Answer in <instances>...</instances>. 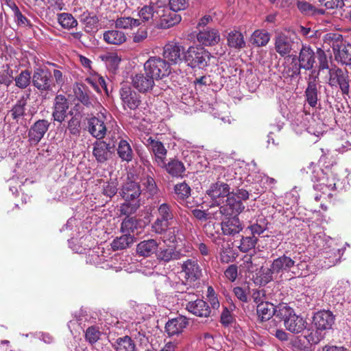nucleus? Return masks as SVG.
<instances>
[{"label":"nucleus","instance_id":"obj_57","mask_svg":"<svg viewBox=\"0 0 351 351\" xmlns=\"http://www.w3.org/2000/svg\"><path fill=\"white\" fill-rule=\"evenodd\" d=\"M275 311L276 313L274 315L284 321L287 320L292 314L295 313L293 309L286 304H282L276 306L275 307Z\"/></svg>","mask_w":351,"mask_h":351},{"label":"nucleus","instance_id":"obj_20","mask_svg":"<svg viewBox=\"0 0 351 351\" xmlns=\"http://www.w3.org/2000/svg\"><path fill=\"white\" fill-rule=\"evenodd\" d=\"M141 186L134 181H127L123 184L120 195L125 202H140L139 197L141 194Z\"/></svg>","mask_w":351,"mask_h":351},{"label":"nucleus","instance_id":"obj_33","mask_svg":"<svg viewBox=\"0 0 351 351\" xmlns=\"http://www.w3.org/2000/svg\"><path fill=\"white\" fill-rule=\"evenodd\" d=\"M158 248V242L153 239L141 241L136 245V253L143 257H149L156 253Z\"/></svg>","mask_w":351,"mask_h":351},{"label":"nucleus","instance_id":"obj_44","mask_svg":"<svg viewBox=\"0 0 351 351\" xmlns=\"http://www.w3.org/2000/svg\"><path fill=\"white\" fill-rule=\"evenodd\" d=\"M134 236L124 234L119 237H117L111 243L113 250H121L129 247L134 243Z\"/></svg>","mask_w":351,"mask_h":351},{"label":"nucleus","instance_id":"obj_2","mask_svg":"<svg viewBox=\"0 0 351 351\" xmlns=\"http://www.w3.org/2000/svg\"><path fill=\"white\" fill-rule=\"evenodd\" d=\"M311 180L315 182L313 188L319 191L322 194L328 197H332V191L336 188V181L338 180L337 174L326 169L324 171L319 168L313 170Z\"/></svg>","mask_w":351,"mask_h":351},{"label":"nucleus","instance_id":"obj_1","mask_svg":"<svg viewBox=\"0 0 351 351\" xmlns=\"http://www.w3.org/2000/svg\"><path fill=\"white\" fill-rule=\"evenodd\" d=\"M32 86L42 97L48 98L49 95L54 93V88H56L52 73L47 68H34Z\"/></svg>","mask_w":351,"mask_h":351},{"label":"nucleus","instance_id":"obj_26","mask_svg":"<svg viewBox=\"0 0 351 351\" xmlns=\"http://www.w3.org/2000/svg\"><path fill=\"white\" fill-rule=\"evenodd\" d=\"M221 222V230L224 235L234 236L243 230L242 223L238 216L226 217Z\"/></svg>","mask_w":351,"mask_h":351},{"label":"nucleus","instance_id":"obj_37","mask_svg":"<svg viewBox=\"0 0 351 351\" xmlns=\"http://www.w3.org/2000/svg\"><path fill=\"white\" fill-rule=\"evenodd\" d=\"M317 79V77L316 76L313 80H309L305 90L306 101L311 107H315L317 105L318 100Z\"/></svg>","mask_w":351,"mask_h":351},{"label":"nucleus","instance_id":"obj_4","mask_svg":"<svg viewBox=\"0 0 351 351\" xmlns=\"http://www.w3.org/2000/svg\"><path fill=\"white\" fill-rule=\"evenodd\" d=\"M143 69L147 74L152 75L156 80H162L171 73V67L166 59L160 56H151L144 63Z\"/></svg>","mask_w":351,"mask_h":351},{"label":"nucleus","instance_id":"obj_54","mask_svg":"<svg viewBox=\"0 0 351 351\" xmlns=\"http://www.w3.org/2000/svg\"><path fill=\"white\" fill-rule=\"evenodd\" d=\"M153 174L152 172H151ZM142 184L144 189L149 194V196H154L158 192V187L156 184L153 175H147L141 180Z\"/></svg>","mask_w":351,"mask_h":351},{"label":"nucleus","instance_id":"obj_21","mask_svg":"<svg viewBox=\"0 0 351 351\" xmlns=\"http://www.w3.org/2000/svg\"><path fill=\"white\" fill-rule=\"evenodd\" d=\"M271 265L278 277H281L283 274L290 271L295 274V272L291 270L295 265V261L285 254L274 259Z\"/></svg>","mask_w":351,"mask_h":351},{"label":"nucleus","instance_id":"obj_52","mask_svg":"<svg viewBox=\"0 0 351 351\" xmlns=\"http://www.w3.org/2000/svg\"><path fill=\"white\" fill-rule=\"evenodd\" d=\"M141 25L139 19H136L130 16L118 18L115 21V27L119 29H132Z\"/></svg>","mask_w":351,"mask_h":351},{"label":"nucleus","instance_id":"obj_50","mask_svg":"<svg viewBox=\"0 0 351 351\" xmlns=\"http://www.w3.org/2000/svg\"><path fill=\"white\" fill-rule=\"evenodd\" d=\"M267 219L261 215L258 216L255 222L249 226L247 228L251 231L252 235L255 237L256 234L260 235L267 229Z\"/></svg>","mask_w":351,"mask_h":351},{"label":"nucleus","instance_id":"obj_24","mask_svg":"<svg viewBox=\"0 0 351 351\" xmlns=\"http://www.w3.org/2000/svg\"><path fill=\"white\" fill-rule=\"evenodd\" d=\"M87 128L88 132L97 139H102L107 132L104 121L99 117H93L88 119Z\"/></svg>","mask_w":351,"mask_h":351},{"label":"nucleus","instance_id":"obj_15","mask_svg":"<svg viewBox=\"0 0 351 351\" xmlns=\"http://www.w3.org/2000/svg\"><path fill=\"white\" fill-rule=\"evenodd\" d=\"M181 271L184 274L186 281L194 282L202 276V269L196 258H189L181 264Z\"/></svg>","mask_w":351,"mask_h":351},{"label":"nucleus","instance_id":"obj_10","mask_svg":"<svg viewBox=\"0 0 351 351\" xmlns=\"http://www.w3.org/2000/svg\"><path fill=\"white\" fill-rule=\"evenodd\" d=\"M142 142L149 151L154 154V160L158 165H164V160L166 159L167 150L163 143L151 136L144 137Z\"/></svg>","mask_w":351,"mask_h":351},{"label":"nucleus","instance_id":"obj_43","mask_svg":"<svg viewBox=\"0 0 351 351\" xmlns=\"http://www.w3.org/2000/svg\"><path fill=\"white\" fill-rule=\"evenodd\" d=\"M29 95L22 96L10 110L12 119L16 121L25 114V106H27Z\"/></svg>","mask_w":351,"mask_h":351},{"label":"nucleus","instance_id":"obj_61","mask_svg":"<svg viewBox=\"0 0 351 351\" xmlns=\"http://www.w3.org/2000/svg\"><path fill=\"white\" fill-rule=\"evenodd\" d=\"M316 56L318 60L319 71L329 70V58L326 53L321 48H318L316 51Z\"/></svg>","mask_w":351,"mask_h":351},{"label":"nucleus","instance_id":"obj_28","mask_svg":"<svg viewBox=\"0 0 351 351\" xmlns=\"http://www.w3.org/2000/svg\"><path fill=\"white\" fill-rule=\"evenodd\" d=\"M293 41L285 34H279L275 37V50L282 57L289 56L292 50Z\"/></svg>","mask_w":351,"mask_h":351},{"label":"nucleus","instance_id":"obj_58","mask_svg":"<svg viewBox=\"0 0 351 351\" xmlns=\"http://www.w3.org/2000/svg\"><path fill=\"white\" fill-rule=\"evenodd\" d=\"M140 206V202H125L122 204L120 206L121 215L130 217V215L134 214Z\"/></svg>","mask_w":351,"mask_h":351},{"label":"nucleus","instance_id":"obj_6","mask_svg":"<svg viewBox=\"0 0 351 351\" xmlns=\"http://www.w3.org/2000/svg\"><path fill=\"white\" fill-rule=\"evenodd\" d=\"M218 206L219 210L213 214V218L215 219H219L222 216H238L245 208L243 202L235 197L234 191L221 201V205Z\"/></svg>","mask_w":351,"mask_h":351},{"label":"nucleus","instance_id":"obj_34","mask_svg":"<svg viewBox=\"0 0 351 351\" xmlns=\"http://www.w3.org/2000/svg\"><path fill=\"white\" fill-rule=\"evenodd\" d=\"M333 49L337 50L335 53L337 60L342 64L351 66V45L341 43L333 46Z\"/></svg>","mask_w":351,"mask_h":351},{"label":"nucleus","instance_id":"obj_64","mask_svg":"<svg viewBox=\"0 0 351 351\" xmlns=\"http://www.w3.org/2000/svg\"><path fill=\"white\" fill-rule=\"evenodd\" d=\"M220 261L224 263L232 262L234 258V252L230 246L224 247L222 245L219 252Z\"/></svg>","mask_w":351,"mask_h":351},{"label":"nucleus","instance_id":"obj_63","mask_svg":"<svg viewBox=\"0 0 351 351\" xmlns=\"http://www.w3.org/2000/svg\"><path fill=\"white\" fill-rule=\"evenodd\" d=\"M80 117L79 115H73L68 121L67 129L72 135L78 136L80 133Z\"/></svg>","mask_w":351,"mask_h":351},{"label":"nucleus","instance_id":"obj_27","mask_svg":"<svg viewBox=\"0 0 351 351\" xmlns=\"http://www.w3.org/2000/svg\"><path fill=\"white\" fill-rule=\"evenodd\" d=\"M189 324L188 319L182 315L169 319L165 324V330L169 336L178 335L184 331Z\"/></svg>","mask_w":351,"mask_h":351},{"label":"nucleus","instance_id":"obj_14","mask_svg":"<svg viewBox=\"0 0 351 351\" xmlns=\"http://www.w3.org/2000/svg\"><path fill=\"white\" fill-rule=\"evenodd\" d=\"M119 95L124 109L128 108L136 110L141 102L139 95L129 85H123L119 90Z\"/></svg>","mask_w":351,"mask_h":351},{"label":"nucleus","instance_id":"obj_39","mask_svg":"<svg viewBox=\"0 0 351 351\" xmlns=\"http://www.w3.org/2000/svg\"><path fill=\"white\" fill-rule=\"evenodd\" d=\"M116 351H135V344L132 338L128 335L118 337L111 342Z\"/></svg>","mask_w":351,"mask_h":351},{"label":"nucleus","instance_id":"obj_16","mask_svg":"<svg viewBox=\"0 0 351 351\" xmlns=\"http://www.w3.org/2000/svg\"><path fill=\"white\" fill-rule=\"evenodd\" d=\"M69 106V101L64 95H56L53 104L52 117L53 120L60 123H62L67 116Z\"/></svg>","mask_w":351,"mask_h":351},{"label":"nucleus","instance_id":"obj_40","mask_svg":"<svg viewBox=\"0 0 351 351\" xmlns=\"http://www.w3.org/2000/svg\"><path fill=\"white\" fill-rule=\"evenodd\" d=\"M278 278V276L271 264L269 267H261L257 273V282L261 285H265Z\"/></svg>","mask_w":351,"mask_h":351},{"label":"nucleus","instance_id":"obj_9","mask_svg":"<svg viewBox=\"0 0 351 351\" xmlns=\"http://www.w3.org/2000/svg\"><path fill=\"white\" fill-rule=\"evenodd\" d=\"M194 294L191 293H184L183 298L187 302L186 309L191 314L199 317H208L211 314V308L208 303L201 299L193 300Z\"/></svg>","mask_w":351,"mask_h":351},{"label":"nucleus","instance_id":"obj_56","mask_svg":"<svg viewBox=\"0 0 351 351\" xmlns=\"http://www.w3.org/2000/svg\"><path fill=\"white\" fill-rule=\"evenodd\" d=\"M138 221L134 217H126L121 223L122 232L130 234L137 229Z\"/></svg>","mask_w":351,"mask_h":351},{"label":"nucleus","instance_id":"obj_18","mask_svg":"<svg viewBox=\"0 0 351 351\" xmlns=\"http://www.w3.org/2000/svg\"><path fill=\"white\" fill-rule=\"evenodd\" d=\"M155 81L154 77L145 71L144 73H138L132 77L133 86L143 93L151 91L155 86Z\"/></svg>","mask_w":351,"mask_h":351},{"label":"nucleus","instance_id":"obj_25","mask_svg":"<svg viewBox=\"0 0 351 351\" xmlns=\"http://www.w3.org/2000/svg\"><path fill=\"white\" fill-rule=\"evenodd\" d=\"M156 256L159 261L169 263L172 261L179 260L186 255L181 250H176L175 247L169 246L157 249Z\"/></svg>","mask_w":351,"mask_h":351},{"label":"nucleus","instance_id":"obj_42","mask_svg":"<svg viewBox=\"0 0 351 351\" xmlns=\"http://www.w3.org/2000/svg\"><path fill=\"white\" fill-rule=\"evenodd\" d=\"M275 307L276 306L268 302L257 305L256 313L261 321L269 320L275 315Z\"/></svg>","mask_w":351,"mask_h":351},{"label":"nucleus","instance_id":"obj_17","mask_svg":"<svg viewBox=\"0 0 351 351\" xmlns=\"http://www.w3.org/2000/svg\"><path fill=\"white\" fill-rule=\"evenodd\" d=\"M50 123L46 119L36 121L28 130L29 142L31 145H37L49 130Z\"/></svg>","mask_w":351,"mask_h":351},{"label":"nucleus","instance_id":"obj_36","mask_svg":"<svg viewBox=\"0 0 351 351\" xmlns=\"http://www.w3.org/2000/svg\"><path fill=\"white\" fill-rule=\"evenodd\" d=\"M159 167L165 169L167 172L173 177H180L185 171L184 164L178 159H171L167 163L164 160V165Z\"/></svg>","mask_w":351,"mask_h":351},{"label":"nucleus","instance_id":"obj_7","mask_svg":"<svg viewBox=\"0 0 351 351\" xmlns=\"http://www.w3.org/2000/svg\"><path fill=\"white\" fill-rule=\"evenodd\" d=\"M328 84L331 87H339L343 95H348L350 89V78L347 70L339 67L330 68L328 71Z\"/></svg>","mask_w":351,"mask_h":351},{"label":"nucleus","instance_id":"obj_55","mask_svg":"<svg viewBox=\"0 0 351 351\" xmlns=\"http://www.w3.org/2000/svg\"><path fill=\"white\" fill-rule=\"evenodd\" d=\"M304 338L311 346L318 344L324 338V335L319 329L308 330Z\"/></svg>","mask_w":351,"mask_h":351},{"label":"nucleus","instance_id":"obj_49","mask_svg":"<svg viewBox=\"0 0 351 351\" xmlns=\"http://www.w3.org/2000/svg\"><path fill=\"white\" fill-rule=\"evenodd\" d=\"M106 67L111 71H115L121 62V58L115 53H106L99 56Z\"/></svg>","mask_w":351,"mask_h":351},{"label":"nucleus","instance_id":"obj_8","mask_svg":"<svg viewBox=\"0 0 351 351\" xmlns=\"http://www.w3.org/2000/svg\"><path fill=\"white\" fill-rule=\"evenodd\" d=\"M154 285L156 291L160 293L169 292L171 290L183 293L185 286V283L181 281L175 274L169 276L158 275L154 281Z\"/></svg>","mask_w":351,"mask_h":351},{"label":"nucleus","instance_id":"obj_5","mask_svg":"<svg viewBox=\"0 0 351 351\" xmlns=\"http://www.w3.org/2000/svg\"><path fill=\"white\" fill-rule=\"evenodd\" d=\"M210 53L201 47H189L184 53L183 59L191 68L204 69L208 65Z\"/></svg>","mask_w":351,"mask_h":351},{"label":"nucleus","instance_id":"obj_32","mask_svg":"<svg viewBox=\"0 0 351 351\" xmlns=\"http://www.w3.org/2000/svg\"><path fill=\"white\" fill-rule=\"evenodd\" d=\"M197 41L204 46H213L220 40L218 31L215 29H207L200 31L197 35Z\"/></svg>","mask_w":351,"mask_h":351},{"label":"nucleus","instance_id":"obj_35","mask_svg":"<svg viewBox=\"0 0 351 351\" xmlns=\"http://www.w3.org/2000/svg\"><path fill=\"white\" fill-rule=\"evenodd\" d=\"M117 155L121 161L130 162L134 156V153L127 139L121 138L118 143L117 148Z\"/></svg>","mask_w":351,"mask_h":351},{"label":"nucleus","instance_id":"obj_22","mask_svg":"<svg viewBox=\"0 0 351 351\" xmlns=\"http://www.w3.org/2000/svg\"><path fill=\"white\" fill-rule=\"evenodd\" d=\"M313 320L315 328L323 331L332 328L335 317L329 311H321L314 315Z\"/></svg>","mask_w":351,"mask_h":351},{"label":"nucleus","instance_id":"obj_19","mask_svg":"<svg viewBox=\"0 0 351 351\" xmlns=\"http://www.w3.org/2000/svg\"><path fill=\"white\" fill-rule=\"evenodd\" d=\"M160 7L156 3H150L149 5H145L140 8L138 13L140 22L148 23L156 27L160 13L159 12Z\"/></svg>","mask_w":351,"mask_h":351},{"label":"nucleus","instance_id":"obj_11","mask_svg":"<svg viewBox=\"0 0 351 351\" xmlns=\"http://www.w3.org/2000/svg\"><path fill=\"white\" fill-rule=\"evenodd\" d=\"M184 47L176 42H169L165 45L162 51V58L169 62V65L178 64L182 62Z\"/></svg>","mask_w":351,"mask_h":351},{"label":"nucleus","instance_id":"obj_29","mask_svg":"<svg viewBox=\"0 0 351 351\" xmlns=\"http://www.w3.org/2000/svg\"><path fill=\"white\" fill-rule=\"evenodd\" d=\"M110 144L104 141L93 144V155L98 163L104 164L110 158Z\"/></svg>","mask_w":351,"mask_h":351},{"label":"nucleus","instance_id":"obj_46","mask_svg":"<svg viewBox=\"0 0 351 351\" xmlns=\"http://www.w3.org/2000/svg\"><path fill=\"white\" fill-rule=\"evenodd\" d=\"M228 44L229 47L235 49H242L245 47V42L243 34L237 30L231 31L228 34Z\"/></svg>","mask_w":351,"mask_h":351},{"label":"nucleus","instance_id":"obj_41","mask_svg":"<svg viewBox=\"0 0 351 351\" xmlns=\"http://www.w3.org/2000/svg\"><path fill=\"white\" fill-rule=\"evenodd\" d=\"M344 248H335L333 247L330 251L324 252V267L329 268L337 264L344 253Z\"/></svg>","mask_w":351,"mask_h":351},{"label":"nucleus","instance_id":"obj_38","mask_svg":"<svg viewBox=\"0 0 351 351\" xmlns=\"http://www.w3.org/2000/svg\"><path fill=\"white\" fill-rule=\"evenodd\" d=\"M103 36L104 40L110 45H119L127 40L125 34L118 29L106 31Z\"/></svg>","mask_w":351,"mask_h":351},{"label":"nucleus","instance_id":"obj_51","mask_svg":"<svg viewBox=\"0 0 351 351\" xmlns=\"http://www.w3.org/2000/svg\"><path fill=\"white\" fill-rule=\"evenodd\" d=\"M270 40V35L264 30L257 29L251 36V42L257 47L265 46Z\"/></svg>","mask_w":351,"mask_h":351},{"label":"nucleus","instance_id":"obj_62","mask_svg":"<svg viewBox=\"0 0 351 351\" xmlns=\"http://www.w3.org/2000/svg\"><path fill=\"white\" fill-rule=\"evenodd\" d=\"M296 7L300 12L306 16H313L315 5L306 1H298Z\"/></svg>","mask_w":351,"mask_h":351},{"label":"nucleus","instance_id":"obj_13","mask_svg":"<svg viewBox=\"0 0 351 351\" xmlns=\"http://www.w3.org/2000/svg\"><path fill=\"white\" fill-rule=\"evenodd\" d=\"M159 12L160 13L157 20L156 27L168 29L178 24L181 21L180 15L171 8H165L160 6Z\"/></svg>","mask_w":351,"mask_h":351},{"label":"nucleus","instance_id":"obj_12","mask_svg":"<svg viewBox=\"0 0 351 351\" xmlns=\"http://www.w3.org/2000/svg\"><path fill=\"white\" fill-rule=\"evenodd\" d=\"M230 189L229 184L223 182L218 181L212 184L206 191L207 195L213 200L211 207L221 205V201L231 195L232 192L230 191Z\"/></svg>","mask_w":351,"mask_h":351},{"label":"nucleus","instance_id":"obj_48","mask_svg":"<svg viewBox=\"0 0 351 351\" xmlns=\"http://www.w3.org/2000/svg\"><path fill=\"white\" fill-rule=\"evenodd\" d=\"M58 21L62 27L71 29L77 26V21L70 13L63 12L58 14Z\"/></svg>","mask_w":351,"mask_h":351},{"label":"nucleus","instance_id":"obj_30","mask_svg":"<svg viewBox=\"0 0 351 351\" xmlns=\"http://www.w3.org/2000/svg\"><path fill=\"white\" fill-rule=\"evenodd\" d=\"M284 325L289 332L293 334H299L306 328L307 322L302 317L293 313L287 320H285Z\"/></svg>","mask_w":351,"mask_h":351},{"label":"nucleus","instance_id":"obj_3","mask_svg":"<svg viewBox=\"0 0 351 351\" xmlns=\"http://www.w3.org/2000/svg\"><path fill=\"white\" fill-rule=\"evenodd\" d=\"M175 215L172 206L167 203L160 204L157 208L156 219L152 224V230L157 234L165 233L173 224Z\"/></svg>","mask_w":351,"mask_h":351},{"label":"nucleus","instance_id":"obj_45","mask_svg":"<svg viewBox=\"0 0 351 351\" xmlns=\"http://www.w3.org/2000/svg\"><path fill=\"white\" fill-rule=\"evenodd\" d=\"M33 74L28 69H25L14 78L15 86L21 89H25L32 84Z\"/></svg>","mask_w":351,"mask_h":351},{"label":"nucleus","instance_id":"obj_47","mask_svg":"<svg viewBox=\"0 0 351 351\" xmlns=\"http://www.w3.org/2000/svg\"><path fill=\"white\" fill-rule=\"evenodd\" d=\"M76 98L86 107L93 106L94 98L90 95V91L86 87H77L75 90Z\"/></svg>","mask_w":351,"mask_h":351},{"label":"nucleus","instance_id":"obj_23","mask_svg":"<svg viewBox=\"0 0 351 351\" xmlns=\"http://www.w3.org/2000/svg\"><path fill=\"white\" fill-rule=\"evenodd\" d=\"M300 67L306 71L312 69L315 63V53L313 49L306 45H302L298 56Z\"/></svg>","mask_w":351,"mask_h":351},{"label":"nucleus","instance_id":"obj_31","mask_svg":"<svg viewBox=\"0 0 351 351\" xmlns=\"http://www.w3.org/2000/svg\"><path fill=\"white\" fill-rule=\"evenodd\" d=\"M204 232L206 236L217 245H222L224 243V238L221 235V223L208 221L205 224Z\"/></svg>","mask_w":351,"mask_h":351},{"label":"nucleus","instance_id":"obj_59","mask_svg":"<svg viewBox=\"0 0 351 351\" xmlns=\"http://www.w3.org/2000/svg\"><path fill=\"white\" fill-rule=\"evenodd\" d=\"M257 241V238L253 235L252 237H243L239 248L240 251L247 252L255 247Z\"/></svg>","mask_w":351,"mask_h":351},{"label":"nucleus","instance_id":"obj_60","mask_svg":"<svg viewBox=\"0 0 351 351\" xmlns=\"http://www.w3.org/2000/svg\"><path fill=\"white\" fill-rule=\"evenodd\" d=\"M191 187L185 182L177 184L174 186L175 193L180 199L187 198L191 194Z\"/></svg>","mask_w":351,"mask_h":351},{"label":"nucleus","instance_id":"obj_53","mask_svg":"<svg viewBox=\"0 0 351 351\" xmlns=\"http://www.w3.org/2000/svg\"><path fill=\"white\" fill-rule=\"evenodd\" d=\"M81 22H82L86 28L87 32L97 29L99 23V19L95 14L88 12H84L81 16Z\"/></svg>","mask_w":351,"mask_h":351}]
</instances>
